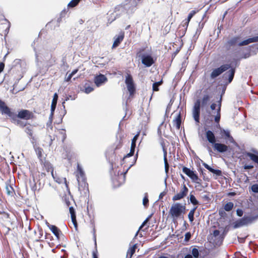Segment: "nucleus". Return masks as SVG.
<instances>
[{
  "mask_svg": "<svg viewBox=\"0 0 258 258\" xmlns=\"http://www.w3.org/2000/svg\"><path fill=\"white\" fill-rule=\"evenodd\" d=\"M0 111L2 114L7 115L13 120H15L17 118L29 120L33 117V113L26 109H22L18 112V114H16L14 112L11 111V109L1 100H0Z\"/></svg>",
  "mask_w": 258,
  "mask_h": 258,
  "instance_id": "f257e3e1",
  "label": "nucleus"
},
{
  "mask_svg": "<svg viewBox=\"0 0 258 258\" xmlns=\"http://www.w3.org/2000/svg\"><path fill=\"white\" fill-rule=\"evenodd\" d=\"M240 37L236 36L234 37L229 40L227 42V44L229 46H233L236 45L238 46H244L249 44L250 43L258 42V36H254L252 38H249L247 39L239 42Z\"/></svg>",
  "mask_w": 258,
  "mask_h": 258,
  "instance_id": "f03ea898",
  "label": "nucleus"
},
{
  "mask_svg": "<svg viewBox=\"0 0 258 258\" xmlns=\"http://www.w3.org/2000/svg\"><path fill=\"white\" fill-rule=\"evenodd\" d=\"M185 212V207L180 203L173 204L169 211V213L173 218H177Z\"/></svg>",
  "mask_w": 258,
  "mask_h": 258,
  "instance_id": "7ed1b4c3",
  "label": "nucleus"
},
{
  "mask_svg": "<svg viewBox=\"0 0 258 258\" xmlns=\"http://www.w3.org/2000/svg\"><path fill=\"white\" fill-rule=\"evenodd\" d=\"M144 50V48L140 49V50L137 52V55L139 57H141L142 62L146 67H151L154 63L153 58L149 54H142V52Z\"/></svg>",
  "mask_w": 258,
  "mask_h": 258,
  "instance_id": "20e7f679",
  "label": "nucleus"
},
{
  "mask_svg": "<svg viewBox=\"0 0 258 258\" xmlns=\"http://www.w3.org/2000/svg\"><path fill=\"white\" fill-rule=\"evenodd\" d=\"M231 68V64H225L222 65L219 68L214 69L210 75V77L212 79H214L221 74H222L223 72L228 70Z\"/></svg>",
  "mask_w": 258,
  "mask_h": 258,
  "instance_id": "39448f33",
  "label": "nucleus"
},
{
  "mask_svg": "<svg viewBox=\"0 0 258 258\" xmlns=\"http://www.w3.org/2000/svg\"><path fill=\"white\" fill-rule=\"evenodd\" d=\"M125 83L130 95H133L136 89L132 76L130 74H127L125 77Z\"/></svg>",
  "mask_w": 258,
  "mask_h": 258,
  "instance_id": "423d86ee",
  "label": "nucleus"
},
{
  "mask_svg": "<svg viewBox=\"0 0 258 258\" xmlns=\"http://www.w3.org/2000/svg\"><path fill=\"white\" fill-rule=\"evenodd\" d=\"M182 171L186 175H187L194 182L201 184V179L199 178L198 175L194 172V171L190 170L189 168L183 167L182 168Z\"/></svg>",
  "mask_w": 258,
  "mask_h": 258,
  "instance_id": "0eeeda50",
  "label": "nucleus"
},
{
  "mask_svg": "<svg viewBox=\"0 0 258 258\" xmlns=\"http://www.w3.org/2000/svg\"><path fill=\"white\" fill-rule=\"evenodd\" d=\"M201 101L197 100L195 104L192 109V116L197 123L200 122Z\"/></svg>",
  "mask_w": 258,
  "mask_h": 258,
  "instance_id": "6e6552de",
  "label": "nucleus"
},
{
  "mask_svg": "<svg viewBox=\"0 0 258 258\" xmlns=\"http://www.w3.org/2000/svg\"><path fill=\"white\" fill-rule=\"evenodd\" d=\"M188 191V189L187 187L184 184L181 191L172 197V200L176 201L181 200L187 195Z\"/></svg>",
  "mask_w": 258,
  "mask_h": 258,
  "instance_id": "1a4fd4ad",
  "label": "nucleus"
},
{
  "mask_svg": "<svg viewBox=\"0 0 258 258\" xmlns=\"http://www.w3.org/2000/svg\"><path fill=\"white\" fill-rule=\"evenodd\" d=\"M39 182V180L36 179L34 176H33L32 179H30L29 184L31 190L35 192L36 190H39L41 188V184Z\"/></svg>",
  "mask_w": 258,
  "mask_h": 258,
  "instance_id": "9d476101",
  "label": "nucleus"
},
{
  "mask_svg": "<svg viewBox=\"0 0 258 258\" xmlns=\"http://www.w3.org/2000/svg\"><path fill=\"white\" fill-rule=\"evenodd\" d=\"M91 227L92 228V233L93 234V239L95 243V249L93 251V258H98L97 255V242H96V230L95 227V223L93 221H91Z\"/></svg>",
  "mask_w": 258,
  "mask_h": 258,
  "instance_id": "9b49d317",
  "label": "nucleus"
},
{
  "mask_svg": "<svg viewBox=\"0 0 258 258\" xmlns=\"http://www.w3.org/2000/svg\"><path fill=\"white\" fill-rule=\"evenodd\" d=\"M77 170L79 172V173L77 175V178L79 185H80L81 184V182H82L83 183L85 184L86 178L85 173L82 168L79 164L77 166Z\"/></svg>",
  "mask_w": 258,
  "mask_h": 258,
  "instance_id": "f8f14e48",
  "label": "nucleus"
},
{
  "mask_svg": "<svg viewBox=\"0 0 258 258\" xmlns=\"http://www.w3.org/2000/svg\"><path fill=\"white\" fill-rule=\"evenodd\" d=\"M107 81V78L102 74H100L95 77L94 83L97 87H99L106 82Z\"/></svg>",
  "mask_w": 258,
  "mask_h": 258,
  "instance_id": "ddd939ff",
  "label": "nucleus"
},
{
  "mask_svg": "<svg viewBox=\"0 0 258 258\" xmlns=\"http://www.w3.org/2000/svg\"><path fill=\"white\" fill-rule=\"evenodd\" d=\"M245 226L251 224L258 219V214L255 216H244L242 217Z\"/></svg>",
  "mask_w": 258,
  "mask_h": 258,
  "instance_id": "4468645a",
  "label": "nucleus"
},
{
  "mask_svg": "<svg viewBox=\"0 0 258 258\" xmlns=\"http://www.w3.org/2000/svg\"><path fill=\"white\" fill-rule=\"evenodd\" d=\"M213 147L215 150H217L220 153H224L226 152L228 148V146L224 144L216 143L213 145Z\"/></svg>",
  "mask_w": 258,
  "mask_h": 258,
  "instance_id": "2eb2a0df",
  "label": "nucleus"
},
{
  "mask_svg": "<svg viewBox=\"0 0 258 258\" xmlns=\"http://www.w3.org/2000/svg\"><path fill=\"white\" fill-rule=\"evenodd\" d=\"M44 166L47 172L50 171L51 172V174L55 181L59 183L60 181L59 180V178H57L55 176L52 165L49 162H45L44 164Z\"/></svg>",
  "mask_w": 258,
  "mask_h": 258,
  "instance_id": "dca6fc26",
  "label": "nucleus"
},
{
  "mask_svg": "<svg viewBox=\"0 0 258 258\" xmlns=\"http://www.w3.org/2000/svg\"><path fill=\"white\" fill-rule=\"evenodd\" d=\"M222 103V96H220L219 100L218 101V108L217 109L216 115L215 116V121L217 123H219L221 117V107Z\"/></svg>",
  "mask_w": 258,
  "mask_h": 258,
  "instance_id": "f3484780",
  "label": "nucleus"
},
{
  "mask_svg": "<svg viewBox=\"0 0 258 258\" xmlns=\"http://www.w3.org/2000/svg\"><path fill=\"white\" fill-rule=\"evenodd\" d=\"M206 137L209 143L214 145L216 143V137L214 134L211 131L206 132Z\"/></svg>",
  "mask_w": 258,
  "mask_h": 258,
  "instance_id": "a211bd4d",
  "label": "nucleus"
},
{
  "mask_svg": "<svg viewBox=\"0 0 258 258\" xmlns=\"http://www.w3.org/2000/svg\"><path fill=\"white\" fill-rule=\"evenodd\" d=\"M235 69H231L224 74V77L225 78H228V83H231L233 80L235 74Z\"/></svg>",
  "mask_w": 258,
  "mask_h": 258,
  "instance_id": "6ab92c4d",
  "label": "nucleus"
},
{
  "mask_svg": "<svg viewBox=\"0 0 258 258\" xmlns=\"http://www.w3.org/2000/svg\"><path fill=\"white\" fill-rule=\"evenodd\" d=\"M166 125L164 124V122L162 121L158 128L157 133L160 137L161 138L162 135L165 136V128H166Z\"/></svg>",
  "mask_w": 258,
  "mask_h": 258,
  "instance_id": "aec40b11",
  "label": "nucleus"
},
{
  "mask_svg": "<svg viewBox=\"0 0 258 258\" xmlns=\"http://www.w3.org/2000/svg\"><path fill=\"white\" fill-rule=\"evenodd\" d=\"M58 99V95L56 93H55L53 97V99L51 102V113H54V110L56 108V104H57V101Z\"/></svg>",
  "mask_w": 258,
  "mask_h": 258,
  "instance_id": "412c9836",
  "label": "nucleus"
},
{
  "mask_svg": "<svg viewBox=\"0 0 258 258\" xmlns=\"http://www.w3.org/2000/svg\"><path fill=\"white\" fill-rule=\"evenodd\" d=\"M48 226L57 238H59V234L61 233L60 230L55 225H49Z\"/></svg>",
  "mask_w": 258,
  "mask_h": 258,
  "instance_id": "4be33fe9",
  "label": "nucleus"
},
{
  "mask_svg": "<svg viewBox=\"0 0 258 258\" xmlns=\"http://www.w3.org/2000/svg\"><path fill=\"white\" fill-rule=\"evenodd\" d=\"M244 226L245 225L242 218L235 221L232 223V226L234 229L238 228Z\"/></svg>",
  "mask_w": 258,
  "mask_h": 258,
  "instance_id": "5701e85b",
  "label": "nucleus"
},
{
  "mask_svg": "<svg viewBox=\"0 0 258 258\" xmlns=\"http://www.w3.org/2000/svg\"><path fill=\"white\" fill-rule=\"evenodd\" d=\"M54 113H50V114L48 120L46 123L47 130L48 133L50 134V130L52 131L53 126L52 125L53 116Z\"/></svg>",
  "mask_w": 258,
  "mask_h": 258,
  "instance_id": "b1692460",
  "label": "nucleus"
},
{
  "mask_svg": "<svg viewBox=\"0 0 258 258\" xmlns=\"http://www.w3.org/2000/svg\"><path fill=\"white\" fill-rule=\"evenodd\" d=\"M33 127L31 125L27 126L25 128V133L29 136V138L31 139L34 140V137L33 136Z\"/></svg>",
  "mask_w": 258,
  "mask_h": 258,
  "instance_id": "393cba45",
  "label": "nucleus"
},
{
  "mask_svg": "<svg viewBox=\"0 0 258 258\" xmlns=\"http://www.w3.org/2000/svg\"><path fill=\"white\" fill-rule=\"evenodd\" d=\"M123 35L121 34L118 36L114 40L113 44L112 45V48H115L119 45L120 42L123 40Z\"/></svg>",
  "mask_w": 258,
  "mask_h": 258,
  "instance_id": "a878e982",
  "label": "nucleus"
},
{
  "mask_svg": "<svg viewBox=\"0 0 258 258\" xmlns=\"http://www.w3.org/2000/svg\"><path fill=\"white\" fill-rule=\"evenodd\" d=\"M181 122V116L180 114H179L176 118L173 120V124L176 126L177 129L179 130L180 127Z\"/></svg>",
  "mask_w": 258,
  "mask_h": 258,
  "instance_id": "bb28decb",
  "label": "nucleus"
},
{
  "mask_svg": "<svg viewBox=\"0 0 258 258\" xmlns=\"http://www.w3.org/2000/svg\"><path fill=\"white\" fill-rule=\"evenodd\" d=\"M210 97L208 95H204L202 101H201V104H202V107H205L207 105L208 102L209 101Z\"/></svg>",
  "mask_w": 258,
  "mask_h": 258,
  "instance_id": "cd10ccee",
  "label": "nucleus"
},
{
  "mask_svg": "<svg viewBox=\"0 0 258 258\" xmlns=\"http://www.w3.org/2000/svg\"><path fill=\"white\" fill-rule=\"evenodd\" d=\"M234 204L232 202H228L226 203L224 207V210L227 212L230 211L233 208Z\"/></svg>",
  "mask_w": 258,
  "mask_h": 258,
  "instance_id": "c85d7f7f",
  "label": "nucleus"
},
{
  "mask_svg": "<svg viewBox=\"0 0 258 258\" xmlns=\"http://www.w3.org/2000/svg\"><path fill=\"white\" fill-rule=\"evenodd\" d=\"M189 200L190 203L194 205H198L199 204V202L193 195L190 194L189 195Z\"/></svg>",
  "mask_w": 258,
  "mask_h": 258,
  "instance_id": "c756f323",
  "label": "nucleus"
},
{
  "mask_svg": "<svg viewBox=\"0 0 258 258\" xmlns=\"http://www.w3.org/2000/svg\"><path fill=\"white\" fill-rule=\"evenodd\" d=\"M162 83V81H160L157 82H155L153 84V91H158L159 90V86Z\"/></svg>",
  "mask_w": 258,
  "mask_h": 258,
  "instance_id": "7c9ffc66",
  "label": "nucleus"
},
{
  "mask_svg": "<svg viewBox=\"0 0 258 258\" xmlns=\"http://www.w3.org/2000/svg\"><path fill=\"white\" fill-rule=\"evenodd\" d=\"M13 121H15V123L17 125H19V126H20L21 127H25L27 124L26 122H24V121L19 120V119H17V118H16L15 120H13Z\"/></svg>",
  "mask_w": 258,
  "mask_h": 258,
  "instance_id": "2f4dec72",
  "label": "nucleus"
},
{
  "mask_svg": "<svg viewBox=\"0 0 258 258\" xmlns=\"http://www.w3.org/2000/svg\"><path fill=\"white\" fill-rule=\"evenodd\" d=\"M164 162L165 166V170L166 172L167 173L169 170V164L168 163L167 159V153H165V156H164Z\"/></svg>",
  "mask_w": 258,
  "mask_h": 258,
  "instance_id": "473e14b6",
  "label": "nucleus"
},
{
  "mask_svg": "<svg viewBox=\"0 0 258 258\" xmlns=\"http://www.w3.org/2000/svg\"><path fill=\"white\" fill-rule=\"evenodd\" d=\"M223 133L225 137L229 139L230 142L232 143L234 141L233 138L230 136V132L228 131L223 130Z\"/></svg>",
  "mask_w": 258,
  "mask_h": 258,
  "instance_id": "72a5a7b5",
  "label": "nucleus"
},
{
  "mask_svg": "<svg viewBox=\"0 0 258 258\" xmlns=\"http://www.w3.org/2000/svg\"><path fill=\"white\" fill-rule=\"evenodd\" d=\"M137 248V245L134 244L132 247H131L127 251V254H130L132 256L133 254L135 252L136 249Z\"/></svg>",
  "mask_w": 258,
  "mask_h": 258,
  "instance_id": "f704fd0d",
  "label": "nucleus"
},
{
  "mask_svg": "<svg viewBox=\"0 0 258 258\" xmlns=\"http://www.w3.org/2000/svg\"><path fill=\"white\" fill-rule=\"evenodd\" d=\"M81 0H72L68 4L69 7L73 8L76 6Z\"/></svg>",
  "mask_w": 258,
  "mask_h": 258,
  "instance_id": "c9c22d12",
  "label": "nucleus"
},
{
  "mask_svg": "<svg viewBox=\"0 0 258 258\" xmlns=\"http://www.w3.org/2000/svg\"><path fill=\"white\" fill-rule=\"evenodd\" d=\"M136 146V145L131 144L130 152L126 156V157H131L134 155L135 150Z\"/></svg>",
  "mask_w": 258,
  "mask_h": 258,
  "instance_id": "e433bc0d",
  "label": "nucleus"
},
{
  "mask_svg": "<svg viewBox=\"0 0 258 258\" xmlns=\"http://www.w3.org/2000/svg\"><path fill=\"white\" fill-rule=\"evenodd\" d=\"M149 200H148V194L146 192L145 194V196L143 200V205L147 207L148 206Z\"/></svg>",
  "mask_w": 258,
  "mask_h": 258,
  "instance_id": "4c0bfd02",
  "label": "nucleus"
},
{
  "mask_svg": "<svg viewBox=\"0 0 258 258\" xmlns=\"http://www.w3.org/2000/svg\"><path fill=\"white\" fill-rule=\"evenodd\" d=\"M7 193L8 195H12L14 192V189L12 186L7 185L6 187Z\"/></svg>",
  "mask_w": 258,
  "mask_h": 258,
  "instance_id": "58836bf2",
  "label": "nucleus"
},
{
  "mask_svg": "<svg viewBox=\"0 0 258 258\" xmlns=\"http://www.w3.org/2000/svg\"><path fill=\"white\" fill-rule=\"evenodd\" d=\"M191 253H192L191 255L195 258H198V257L199 256V250L197 248H194L192 249Z\"/></svg>",
  "mask_w": 258,
  "mask_h": 258,
  "instance_id": "ea45409f",
  "label": "nucleus"
},
{
  "mask_svg": "<svg viewBox=\"0 0 258 258\" xmlns=\"http://www.w3.org/2000/svg\"><path fill=\"white\" fill-rule=\"evenodd\" d=\"M196 13V12L195 11H192L191 12H190V13L188 14V17H187V22H186V26H187L188 24V23L189 22V21L190 20V19L192 18V17L194 16V15Z\"/></svg>",
  "mask_w": 258,
  "mask_h": 258,
  "instance_id": "a19ab883",
  "label": "nucleus"
},
{
  "mask_svg": "<svg viewBox=\"0 0 258 258\" xmlns=\"http://www.w3.org/2000/svg\"><path fill=\"white\" fill-rule=\"evenodd\" d=\"M94 90V88L91 86H85V92L87 94L90 93Z\"/></svg>",
  "mask_w": 258,
  "mask_h": 258,
  "instance_id": "79ce46f5",
  "label": "nucleus"
},
{
  "mask_svg": "<svg viewBox=\"0 0 258 258\" xmlns=\"http://www.w3.org/2000/svg\"><path fill=\"white\" fill-rule=\"evenodd\" d=\"M251 189L252 192L254 193H258V184H254L251 186Z\"/></svg>",
  "mask_w": 258,
  "mask_h": 258,
  "instance_id": "37998d69",
  "label": "nucleus"
},
{
  "mask_svg": "<svg viewBox=\"0 0 258 258\" xmlns=\"http://www.w3.org/2000/svg\"><path fill=\"white\" fill-rule=\"evenodd\" d=\"M42 151L43 150L40 148H37L36 149V152L39 158H41L42 156Z\"/></svg>",
  "mask_w": 258,
  "mask_h": 258,
  "instance_id": "c03bdc74",
  "label": "nucleus"
},
{
  "mask_svg": "<svg viewBox=\"0 0 258 258\" xmlns=\"http://www.w3.org/2000/svg\"><path fill=\"white\" fill-rule=\"evenodd\" d=\"M160 139H161L160 144H161V146L162 147L163 151V153H164V156H165V153H167V151H166V149L165 148V145H164V142L163 139L162 137Z\"/></svg>",
  "mask_w": 258,
  "mask_h": 258,
  "instance_id": "a18cd8bd",
  "label": "nucleus"
},
{
  "mask_svg": "<svg viewBox=\"0 0 258 258\" xmlns=\"http://www.w3.org/2000/svg\"><path fill=\"white\" fill-rule=\"evenodd\" d=\"M22 60L20 59H16L13 62V66L16 67L18 65H21Z\"/></svg>",
  "mask_w": 258,
  "mask_h": 258,
  "instance_id": "49530a36",
  "label": "nucleus"
},
{
  "mask_svg": "<svg viewBox=\"0 0 258 258\" xmlns=\"http://www.w3.org/2000/svg\"><path fill=\"white\" fill-rule=\"evenodd\" d=\"M139 135V133H138L137 135H136L133 139L132 140L131 144L136 145V141L138 138Z\"/></svg>",
  "mask_w": 258,
  "mask_h": 258,
  "instance_id": "de8ad7c7",
  "label": "nucleus"
},
{
  "mask_svg": "<svg viewBox=\"0 0 258 258\" xmlns=\"http://www.w3.org/2000/svg\"><path fill=\"white\" fill-rule=\"evenodd\" d=\"M72 221L74 225V226L77 228V222L76 220V216H71Z\"/></svg>",
  "mask_w": 258,
  "mask_h": 258,
  "instance_id": "09e8293b",
  "label": "nucleus"
},
{
  "mask_svg": "<svg viewBox=\"0 0 258 258\" xmlns=\"http://www.w3.org/2000/svg\"><path fill=\"white\" fill-rule=\"evenodd\" d=\"M212 173L216 174L217 176H221L222 174V171L219 169H214Z\"/></svg>",
  "mask_w": 258,
  "mask_h": 258,
  "instance_id": "8fccbe9b",
  "label": "nucleus"
},
{
  "mask_svg": "<svg viewBox=\"0 0 258 258\" xmlns=\"http://www.w3.org/2000/svg\"><path fill=\"white\" fill-rule=\"evenodd\" d=\"M190 238H191L190 233V232L186 233L185 234V238H184L185 241H189V240L190 239Z\"/></svg>",
  "mask_w": 258,
  "mask_h": 258,
  "instance_id": "3c124183",
  "label": "nucleus"
},
{
  "mask_svg": "<svg viewBox=\"0 0 258 258\" xmlns=\"http://www.w3.org/2000/svg\"><path fill=\"white\" fill-rule=\"evenodd\" d=\"M188 217L190 222H192L194 220V214L191 213H189L188 214Z\"/></svg>",
  "mask_w": 258,
  "mask_h": 258,
  "instance_id": "603ef678",
  "label": "nucleus"
},
{
  "mask_svg": "<svg viewBox=\"0 0 258 258\" xmlns=\"http://www.w3.org/2000/svg\"><path fill=\"white\" fill-rule=\"evenodd\" d=\"M69 211L71 216H76L75 211L73 207H70L69 208Z\"/></svg>",
  "mask_w": 258,
  "mask_h": 258,
  "instance_id": "864d4df0",
  "label": "nucleus"
},
{
  "mask_svg": "<svg viewBox=\"0 0 258 258\" xmlns=\"http://www.w3.org/2000/svg\"><path fill=\"white\" fill-rule=\"evenodd\" d=\"M148 219H149V218H147V219H146V220L143 222V223H142V224L141 225V226L140 227L139 230H138V231H137V232L136 233V236H137V234H138V232H139V231L140 230H141V229H142V228L145 226V224H146V223L148 222Z\"/></svg>",
  "mask_w": 258,
  "mask_h": 258,
  "instance_id": "5fc2aeb1",
  "label": "nucleus"
},
{
  "mask_svg": "<svg viewBox=\"0 0 258 258\" xmlns=\"http://www.w3.org/2000/svg\"><path fill=\"white\" fill-rule=\"evenodd\" d=\"M237 215L239 217H241L243 215V212L241 209H238L236 210Z\"/></svg>",
  "mask_w": 258,
  "mask_h": 258,
  "instance_id": "6e6d98bb",
  "label": "nucleus"
},
{
  "mask_svg": "<svg viewBox=\"0 0 258 258\" xmlns=\"http://www.w3.org/2000/svg\"><path fill=\"white\" fill-rule=\"evenodd\" d=\"M254 167L253 165H247L245 164L243 166V168L245 170L247 169H251Z\"/></svg>",
  "mask_w": 258,
  "mask_h": 258,
  "instance_id": "4d7b16f0",
  "label": "nucleus"
},
{
  "mask_svg": "<svg viewBox=\"0 0 258 258\" xmlns=\"http://www.w3.org/2000/svg\"><path fill=\"white\" fill-rule=\"evenodd\" d=\"M68 73L67 74V75H68ZM73 76L71 75V74H70L69 75H66V77H65V81L66 82H70L71 81V78H72Z\"/></svg>",
  "mask_w": 258,
  "mask_h": 258,
  "instance_id": "13d9d810",
  "label": "nucleus"
},
{
  "mask_svg": "<svg viewBox=\"0 0 258 258\" xmlns=\"http://www.w3.org/2000/svg\"><path fill=\"white\" fill-rule=\"evenodd\" d=\"M203 25H204V23H202V24H201V23H200L199 25V28L197 29V33H198V32L200 33V32L201 31V30L202 29L203 27Z\"/></svg>",
  "mask_w": 258,
  "mask_h": 258,
  "instance_id": "bf43d9fd",
  "label": "nucleus"
},
{
  "mask_svg": "<svg viewBox=\"0 0 258 258\" xmlns=\"http://www.w3.org/2000/svg\"><path fill=\"white\" fill-rule=\"evenodd\" d=\"M220 234V231L218 230H215L213 232V235L215 236V237H217L218 236H219V235Z\"/></svg>",
  "mask_w": 258,
  "mask_h": 258,
  "instance_id": "052dcab7",
  "label": "nucleus"
},
{
  "mask_svg": "<svg viewBox=\"0 0 258 258\" xmlns=\"http://www.w3.org/2000/svg\"><path fill=\"white\" fill-rule=\"evenodd\" d=\"M5 64L3 62L0 63V73L4 70Z\"/></svg>",
  "mask_w": 258,
  "mask_h": 258,
  "instance_id": "680f3d73",
  "label": "nucleus"
},
{
  "mask_svg": "<svg viewBox=\"0 0 258 258\" xmlns=\"http://www.w3.org/2000/svg\"><path fill=\"white\" fill-rule=\"evenodd\" d=\"M216 106H217V104L215 103H213L211 106H210V108L212 110H214L216 109Z\"/></svg>",
  "mask_w": 258,
  "mask_h": 258,
  "instance_id": "e2e57ef3",
  "label": "nucleus"
},
{
  "mask_svg": "<svg viewBox=\"0 0 258 258\" xmlns=\"http://www.w3.org/2000/svg\"><path fill=\"white\" fill-rule=\"evenodd\" d=\"M166 191H163L161 193H160L159 197V199H162L163 197L166 195Z\"/></svg>",
  "mask_w": 258,
  "mask_h": 258,
  "instance_id": "0e129e2a",
  "label": "nucleus"
},
{
  "mask_svg": "<svg viewBox=\"0 0 258 258\" xmlns=\"http://www.w3.org/2000/svg\"><path fill=\"white\" fill-rule=\"evenodd\" d=\"M34 51L35 52V57L37 60H38V57L39 56V53L37 51L35 48H34Z\"/></svg>",
  "mask_w": 258,
  "mask_h": 258,
  "instance_id": "69168bd1",
  "label": "nucleus"
},
{
  "mask_svg": "<svg viewBox=\"0 0 258 258\" xmlns=\"http://www.w3.org/2000/svg\"><path fill=\"white\" fill-rule=\"evenodd\" d=\"M203 198L208 201L210 200L209 197L207 195H204Z\"/></svg>",
  "mask_w": 258,
  "mask_h": 258,
  "instance_id": "338daca9",
  "label": "nucleus"
},
{
  "mask_svg": "<svg viewBox=\"0 0 258 258\" xmlns=\"http://www.w3.org/2000/svg\"><path fill=\"white\" fill-rule=\"evenodd\" d=\"M184 258H193V256L190 254H186Z\"/></svg>",
  "mask_w": 258,
  "mask_h": 258,
  "instance_id": "774afa93",
  "label": "nucleus"
}]
</instances>
